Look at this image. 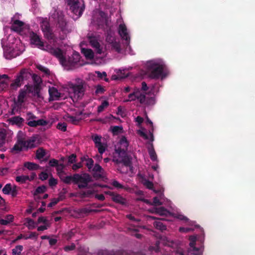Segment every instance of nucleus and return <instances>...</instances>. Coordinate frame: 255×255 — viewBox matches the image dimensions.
Returning a JSON list of instances; mask_svg holds the SVG:
<instances>
[{
    "mask_svg": "<svg viewBox=\"0 0 255 255\" xmlns=\"http://www.w3.org/2000/svg\"><path fill=\"white\" fill-rule=\"evenodd\" d=\"M129 143L125 136L120 138L118 143L115 146V152L113 156V161L117 164H123L126 167V169L122 172H127L129 169L132 170L131 158L127 155V151Z\"/></svg>",
    "mask_w": 255,
    "mask_h": 255,
    "instance_id": "1",
    "label": "nucleus"
},
{
    "mask_svg": "<svg viewBox=\"0 0 255 255\" xmlns=\"http://www.w3.org/2000/svg\"><path fill=\"white\" fill-rule=\"evenodd\" d=\"M53 55L58 58L60 63L68 70L83 65L80 62V54L77 52L73 53L72 56L67 59L65 53L59 48H56Z\"/></svg>",
    "mask_w": 255,
    "mask_h": 255,
    "instance_id": "2",
    "label": "nucleus"
},
{
    "mask_svg": "<svg viewBox=\"0 0 255 255\" xmlns=\"http://www.w3.org/2000/svg\"><path fill=\"white\" fill-rule=\"evenodd\" d=\"M16 138V142L11 149V151L14 153L27 150L28 148H32L37 145L35 137H31L26 139L25 134L21 131L18 132Z\"/></svg>",
    "mask_w": 255,
    "mask_h": 255,
    "instance_id": "3",
    "label": "nucleus"
},
{
    "mask_svg": "<svg viewBox=\"0 0 255 255\" xmlns=\"http://www.w3.org/2000/svg\"><path fill=\"white\" fill-rule=\"evenodd\" d=\"M146 68L148 76L151 78H163L165 76L164 65L160 59L148 61L146 64Z\"/></svg>",
    "mask_w": 255,
    "mask_h": 255,
    "instance_id": "4",
    "label": "nucleus"
},
{
    "mask_svg": "<svg viewBox=\"0 0 255 255\" xmlns=\"http://www.w3.org/2000/svg\"><path fill=\"white\" fill-rule=\"evenodd\" d=\"M30 39L32 44L35 45L38 48L46 51L52 55H53L56 49V45L54 43L53 45L52 41H49V43L44 44L41 40L40 37L36 33L30 32Z\"/></svg>",
    "mask_w": 255,
    "mask_h": 255,
    "instance_id": "5",
    "label": "nucleus"
},
{
    "mask_svg": "<svg viewBox=\"0 0 255 255\" xmlns=\"http://www.w3.org/2000/svg\"><path fill=\"white\" fill-rule=\"evenodd\" d=\"M84 82L79 80L77 84L70 83L68 84L69 94L73 101L81 99L84 95Z\"/></svg>",
    "mask_w": 255,
    "mask_h": 255,
    "instance_id": "6",
    "label": "nucleus"
},
{
    "mask_svg": "<svg viewBox=\"0 0 255 255\" xmlns=\"http://www.w3.org/2000/svg\"><path fill=\"white\" fill-rule=\"evenodd\" d=\"M70 9L78 17L80 16L85 9L83 0H68Z\"/></svg>",
    "mask_w": 255,
    "mask_h": 255,
    "instance_id": "7",
    "label": "nucleus"
},
{
    "mask_svg": "<svg viewBox=\"0 0 255 255\" xmlns=\"http://www.w3.org/2000/svg\"><path fill=\"white\" fill-rule=\"evenodd\" d=\"M74 183L78 184L79 188H85L92 181V177L88 174H75L74 175Z\"/></svg>",
    "mask_w": 255,
    "mask_h": 255,
    "instance_id": "8",
    "label": "nucleus"
},
{
    "mask_svg": "<svg viewBox=\"0 0 255 255\" xmlns=\"http://www.w3.org/2000/svg\"><path fill=\"white\" fill-rule=\"evenodd\" d=\"M41 27L44 33L45 37L49 40L52 41L53 45L56 42V39H54V35L49 26V23L47 20H43L41 22Z\"/></svg>",
    "mask_w": 255,
    "mask_h": 255,
    "instance_id": "9",
    "label": "nucleus"
},
{
    "mask_svg": "<svg viewBox=\"0 0 255 255\" xmlns=\"http://www.w3.org/2000/svg\"><path fill=\"white\" fill-rule=\"evenodd\" d=\"M88 40L91 46L94 49L97 54H104V50L103 47L99 43V39L93 36H88Z\"/></svg>",
    "mask_w": 255,
    "mask_h": 255,
    "instance_id": "10",
    "label": "nucleus"
},
{
    "mask_svg": "<svg viewBox=\"0 0 255 255\" xmlns=\"http://www.w3.org/2000/svg\"><path fill=\"white\" fill-rule=\"evenodd\" d=\"M34 88L32 85H26L20 91L19 94L18 96V102L20 104L22 103L27 95L33 92Z\"/></svg>",
    "mask_w": 255,
    "mask_h": 255,
    "instance_id": "11",
    "label": "nucleus"
},
{
    "mask_svg": "<svg viewBox=\"0 0 255 255\" xmlns=\"http://www.w3.org/2000/svg\"><path fill=\"white\" fill-rule=\"evenodd\" d=\"M138 94L137 100L141 104L146 106L150 105V102L152 101V99L146 97V93L142 92L138 89Z\"/></svg>",
    "mask_w": 255,
    "mask_h": 255,
    "instance_id": "12",
    "label": "nucleus"
},
{
    "mask_svg": "<svg viewBox=\"0 0 255 255\" xmlns=\"http://www.w3.org/2000/svg\"><path fill=\"white\" fill-rule=\"evenodd\" d=\"M119 33L121 37L126 41L127 44L129 42L130 37L128 32L127 28L124 24H121L119 25Z\"/></svg>",
    "mask_w": 255,
    "mask_h": 255,
    "instance_id": "13",
    "label": "nucleus"
},
{
    "mask_svg": "<svg viewBox=\"0 0 255 255\" xmlns=\"http://www.w3.org/2000/svg\"><path fill=\"white\" fill-rule=\"evenodd\" d=\"M96 146L98 148L99 152L103 154L105 151V148L101 143L102 137L97 134H95L92 136Z\"/></svg>",
    "mask_w": 255,
    "mask_h": 255,
    "instance_id": "14",
    "label": "nucleus"
},
{
    "mask_svg": "<svg viewBox=\"0 0 255 255\" xmlns=\"http://www.w3.org/2000/svg\"><path fill=\"white\" fill-rule=\"evenodd\" d=\"M11 29L18 32H22V29L25 27L24 22L19 20H14L13 19L11 20Z\"/></svg>",
    "mask_w": 255,
    "mask_h": 255,
    "instance_id": "15",
    "label": "nucleus"
},
{
    "mask_svg": "<svg viewBox=\"0 0 255 255\" xmlns=\"http://www.w3.org/2000/svg\"><path fill=\"white\" fill-rule=\"evenodd\" d=\"M21 52V51L14 49V48L11 49V47H9L4 50V56L6 59H10L19 55Z\"/></svg>",
    "mask_w": 255,
    "mask_h": 255,
    "instance_id": "16",
    "label": "nucleus"
},
{
    "mask_svg": "<svg viewBox=\"0 0 255 255\" xmlns=\"http://www.w3.org/2000/svg\"><path fill=\"white\" fill-rule=\"evenodd\" d=\"M48 92L50 96V100H57L60 97V93L58 92L57 89L54 87H49Z\"/></svg>",
    "mask_w": 255,
    "mask_h": 255,
    "instance_id": "17",
    "label": "nucleus"
},
{
    "mask_svg": "<svg viewBox=\"0 0 255 255\" xmlns=\"http://www.w3.org/2000/svg\"><path fill=\"white\" fill-rule=\"evenodd\" d=\"M111 196L112 200L116 203L125 205L127 203L126 199L118 194L112 193L111 194Z\"/></svg>",
    "mask_w": 255,
    "mask_h": 255,
    "instance_id": "18",
    "label": "nucleus"
},
{
    "mask_svg": "<svg viewBox=\"0 0 255 255\" xmlns=\"http://www.w3.org/2000/svg\"><path fill=\"white\" fill-rule=\"evenodd\" d=\"M47 123V121L43 119L38 120L35 119L34 120L29 121L26 123L27 125L31 127H36L38 126H45Z\"/></svg>",
    "mask_w": 255,
    "mask_h": 255,
    "instance_id": "19",
    "label": "nucleus"
},
{
    "mask_svg": "<svg viewBox=\"0 0 255 255\" xmlns=\"http://www.w3.org/2000/svg\"><path fill=\"white\" fill-rule=\"evenodd\" d=\"M65 120L68 123H70L73 125H77L81 120L78 117L72 116L68 115H65L64 117Z\"/></svg>",
    "mask_w": 255,
    "mask_h": 255,
    "instance_id": "20",
    "label": "nucleus"
},
{
    "mask_svg": "<svg viewBox=\"0 0 255 255\" xmlns=\"http://www.w3.org/2000/svg\"><path fill=\"white\" fill-rule=\"evenodd\" d=\"M17 76L20 78V80L23 81L24 80H27L29 78L32 76V75L27 70L23 69L20 71Z\"/></svg>",
    "mask_w": 255,
    "mask_h": 255,
    "instance_id": "21",
    "label": "nucleus"
},
{
    "mask_svg": "<svg viewBox=\"0 0 255 255\" xmlns=\"http://www.w3.org/2000/svg\"><path fill=\"white\" fill-rule=\"evenodd\" d=\"M35 176V174H32V175L31 176L30 178H29V177L28 176H26V175L18 176L16 177L15 180L17 182H19L20 183H24L27 180H32L33 179H34Z\"/></svg>",
    "mask_w": 255,
    "mask_h": 255,
    "instance_id": "22",
    "label": "nucleus"
},
{
    "mask_svg": "<svg viewBox=\"0 0 255 255\" xmlns=\"http://www.w3.org/2000/svg\"><path fill=\"white\" fill-rule=\"evenodd\" d=\"M155 211L157 212V214L160 216H171L173 215V213L164 209L163 207L157 208V209H155Z\"/></svg>",
    "mask_w": 255,
    "mask_h": 255,
    "instance_id": "23",
    "label": "nucleus"
},
{
    "mask_svg": "<svg viewBox=\"0 0 255 255\" xmlns=\"http://www.w3.org/2000/svg\"><path fill=\"white\" fill-rule=\"evenodd\" d=\"M81 52L87 59H92L94 57V52L91 49L82 48Z\"/></svg>",
    "mask_w": 255,
    "mask_h": 255,
    "instance_id": "24",
    "label": "nucleus"
},
{
    "mask_svg": "<svg viewBox=\"0 0 255 255\" xmlns=\"http://www.w3.org/2000/svg\"><path fill=\"white\" fill-rule=\"evenodd\" d=\"M99 15L101 17V19L99 22H97V24L102 27H104L105 24L107 25L108 24V19L106 14L104 12L101 11L99 13Z\"/></svg>",
    "mask_w": 255,
    "mask_h": 255,
    "instance_id": "25",
    "label": "nucleus"
},
{
    "mask_svg": "<svg viewBox=\"0 0 255 255\" xmlns=\"http://www.w3.org/2000/svg\"><path fill=\"white\" fill-rule=\"evenodd\" d=\"M164 200V195L161 194L158 197L153 198V203L151 204L154 206L161 205L163 204Z\"/></svg>",
    "mask_w": 255,
    "mask_h": 255,
    "instance_id": "26",
    "label": "nucleus"
},
{
    "mask_svg": "<svg viewBox=\"0 0 255 255\" xmlns=\"http://www.w3.org/2000/svg\"><path fill=\"white\" fill-rule=\"evenodd\" d=\"M92 171L97 174V175L102 177L104 175V169L103 168L98 164H96L92 168Z\"/></svg>",
    "mask_w": 255,
    "mask_h": 255,
    "instance_id": "27",
    "label": "nucleus"
},
{
    "mask_svg": "<svg viewBox=\"0 0 255 255\" xmlns=\"http://www.w3.org/2000/svg\"><path fill=\"white\" fill-rule=\"evenodd\" d=\"M60 178L65 183L70 184L72 182L74 183V175L73 176H66L65 173L63 175H60Z\"/></svg>",
    "mask_w": 255,
    "mask_h": 255,
    "instance_id": "28",
    "label": "nucleus"
},
{
    "mask_svg": "<svg viewBox=\"0 0 255 255\" xmlns=\"http://www.w3.org/2000/svg\"><path fill=\"white\" fill-rule=\"evenodd\" d=\"M36 223L30 218H26L24 225L28 228L29 230L34 229L36 226Z\"/></svg>",
    "mask_w": 255,
    "mask_h": 255,
    "instance_id": "29",
    "label": "nucleus"
},
{
    "mask_svg": "<svg viewBox=\"0 0 255 255\" xmlns=\"http://www.w3.org/2000/svg\"><path fill=\"white\" fill-rule=\"evenodd\" d=\"M24 167L29 170H34L38 168L39 166L36 163L30 162H26L23 164Z\"/></svg>",
    "mask_w": 255,
    "mask_h": 255,
    "instance_id": "30",
    "label": "nucleus"
},
{
    "mask_svg": "<svg viewBox=\"0 0 255 255\" xmlns=\"http://www.w3.org/2000/svg\"><path fill=\"white\" fill-rule=\"evenodd\" d=\"M13 220V216L12 215H7L5 217V219L0 220V224L2 225H6L12 222Z\"/></svg>",
    "mask_w": 255,
    "mask_h": 255,
    "instance_id": "31",
    "label": "nucleus"
},
{
    "mask_svg": "<svg viewBox=\"0 0 255 255\" xmlns=\"http://www.w3.org/2000/svg\"><path fill=\"white\" fill-rule=\"evenodd\" d=\"M20 78L17 76L15 80L10 84V88L12 89L16 90L21 86L22 81Z\"/></svg>",
    "mask_w": 255,
    "mask_h": 255,
    "instance_id": "32",
    "label": "nucleus"
},
{
    "mask_svg": "<svg viewBox=\"0 0 255 255\" xmlns=\"http://www.w3.org/2000/svg\"><path fill=\"white\" fill-rule=\"evenodd\" d=\"M148 153L150 156V159L152 161H156L157 159V155L155 151L153 148L152 144L151 145L150 147L148 148Z\"/></svg>",
    "mask_w": 255,
    "mask_h": 255,
    "instance_id": "33",
    "label": "nucleus"
},
{
    "mask_svg": "<svg viewBox=\"0 0 255 255\" xmlns=\"http://www.w3.org/2000/svg\"><path fill=\"white\" fill-rule=\"evenodd\" d=\"M176 219L182 221L184 223L188 225L190 224L189 219L186 216L181 214L180 213L176 211Z\"/></svg>",
    "mask_w": 255,
    "mask_h": 255,
    "instance_id": "34",
    "label": "nucleus"
},
{
    "mask_svg": "<svg viewBox=\"0 0 255 255\" xmlns=\"http://www.w3.org/2000/svg\"><path fill=\"white\" fill-rule=\"evenodd\" d=\"M112 131L114 135H118L124 132L123 128L122 126H114L111 128Z\"/></svg>",
    "mask_w": 255,
    "mask_h": 255,
    "instance_id": "35",
    "label": "nucleus"
},
{
    "mask_svg": "<svg viewBox=\"0 0 255 255\" xmlns=\"http://www.w3.org/2000/svg\"><path fill=\"white\" fill-rule=\"evenodd\" d=\"M109 105V103L107 101H104L102 102L101 104L98 106L97 112L98 113L102 112L105 109H106Z\"/></svg>",
    "mask_w": 255,
    "mask_h": 255,
    "instance_id": "36",
    "label": "nucleus"
},
{
    "mask_svg": "<svg viewBox=\"0 0 255 255\" xmlns=\"http://www.w3.org/2000/svg\"><path fill=\"white\" fill-rule=\"evenodd\" d=\"M138 89L136 90H135V91L129 94L128 98V100H125L126 102L127 101H135V100H137V96H138Z\"/></svg>",
    "mask_w": 255,
    "mask_h": 255,
    "instance_id": "37",
    "label": "nucleus"
},
{
    "mask_svg": "<svg viewBox=\"0 0 255 255\" xmlns=\"http://www.w3.org/2000/svg\"><path fill=\"white\" fill-rule=\"evenodd\" d=\"M5 129H0V147L4 144L5 142Z\"/></svg>",
    "mask_w": 255,
    "mask_h": 255,
    "instance_id": "38",
    "label": "nucleus"
},
{
    "mask_svg": "<svg viewBox=\"0 0 255 255\" xmlns=\"http://www.w3.org/2000/svg\"><path fill=\"white\" fill-rule=\"evenodd\" d=\"M23 250V247L21 245L16 246L12 250V254L13 255H19L20 254Z\"/></svg>",
    "mask_w": 255,
    "mask_h": 255,
    "instance_id": "39",
    "label": "nucleus"
},
{
    "mask_svg": "<svg viewBox=\"0 0 255 255\" xmlns=\"http://www.w3.org/2000/svg\"><path fill=\"white\" fill-rule=\"evenodd\" d=\"M81 159L82 161H84V160H85L86 161V166H87L89 170L92 169L94 164V161L92 158H86L85 157H82Z\"/></svg>",
    "mask_w": 255,
    "mask_h": 255,
    "instance_id": "40",
    "label": "nucleus"
},
{
    "mask_svg": "<svg viewBox=\"0 0 255 255\" xmlns=\"http://www.w3.org/2000/svg\"><path fill=\"white\" fill-rule=\"evenodd\" d=\"M154 226L157 229L160 230H164L166 229V227L160 221H156L154 222Z\"/></svg>",
    "mask_w": 255,
    "mask_h": 255,
    "instance_id": "41",
    "label": "nucleus"
},
{
    "mask_svg": "<svg viewBox=\"0 0 255 255\" xmlns=\"http://www.w3.org/2000/svg\"><path fill=\"white\" fill-rule=\"evenodd\" d=\"M45 155V151L42 148H39L36 151V157L38 159L43 158Z\"/></svg>",
    "mask_w": 255,
    "mask_h": 255,
    "instance_id": "42",
    "label": "nucleus"
},
{
    "mask_svg": "<svg viewBox=\"0 0 255 255\" xmlns=\"http://www.w3.org/2000/svg\"><path fill=\"white\" fill-rule=\"evenodd\" d=\"M11 190H12V186L10 184H6L4 187L2 188V192L4 194H9L10 193Z\"/></svg>",
    "mask_w": 255,
    "mask_h": 255,
    "instance_id": "43",
    "label": "nucleus"
},
{
    "mask_svg": "<svg viewBox=\"0 0 255 255\" xmlns=\"http://www.w3.org/2000/svg\"><path fill=\"white\" fill-rule=\"evenodd\" d=\"M46 188L45 186L38 187L34 192V196H36L38 194L44 193L46 191Z\"/></svg>",
    "mask_w": 255,
    "mask_h": 255,
    "instance_id": "44",
    "label": "nucleus"
},
{
    "mask_svg": "<svg viewBox=\"0 0 255 255\" xmlns=\"http://www.w3.org/2000/svg\"><path fill=\"white\" fill-rule=\"evenodd\" d=\"M64 168V165H63V164H58L56 166L57 173L59 177H60V175H63L64 174V172L63 171Z\"/></svg>",
    "mask_w": 255,
    "mask_h": 255,
    "instance_id": "45",
    "label": "nucleus"
},
{
    "mask_svg": "<svg viewBox=\"0 0 255 255\" xmlns=\"http://www.w3.org/2000/svg\"><path fill=\"white\" fill-rule=\"evenodd\" d=\"M41 223L43 224H51L50 222L47 220V218L43 216L39 217L37 220V224Z\"/></svg>",
    "mask_w": 255,
    "mask_h": 255,
    "instance_id": "46",
    "label": "nucleus"
},
{
    "mask_svg": "<svg viewBox=\"0 0 255 255\" xmlns=\"http://www.w3.org/2000/svg\"><path fill=\"white\" fill-rule=\"evenodd\" d=\"M5 139H7V140L10 139L13 136V133L12 130L9 129H5Z\"/></svg>",
    "mask_w": 255,
    "mask_h": 255,
    "instance_id": "47",
    "label": "nucleus"
},
{
    "mask_svg": "<svg viewBox=\"0 0 255 255\" xmlns=\"http://www.w3.org/2000/svg\"><path fill=\"white\" fill-rule=\"evenodd\" d=\"M111 184L117 189L123 188L124 186L118 181L113 180L111 181Z\"/></svg>",
    "mask_w": 255,
    "mask_h": 255,
    "instance_id": "48",
    "label": "nucleus"
},
{
    "mask_svg": "<svg viewBox=\"0 0 255 255\" xmlns=\"http://www.w3.org/2000/svg\"><path fill=\"white\" fill-rule=\"evenodd\" d=\"M36 67L39 70L43 72L45 74L49 75L50 74L49 69L41 65H37Z\"/></svg>",
    "mask_w": 255,
    "mask_h": 255,
    "instance_id": "49",
    "label": "nucleus"
},
{
    "mask_svg": "<svg viewBox=\"0 0 255 255\" xmlns=\"http://www.w3.org/2000/svg\"><path fill=\"white\" fill-rule=\"evenodd\" d=\"M51 224H43V225L37 227V231H43L47 230L50 227Z\"/></svg>",
    "mask_w": 255,
    "mask_h": 255,
    "instance_id": "50",
    "label": "nucleus"
},
{
    "mask_svg": "<svg viewBox=\"0 0 255 255\" xmlns=\"http://www.w3.org/2000/svg\"><path fill=\"white\" fill-rule=\"evenodd\" d=\"M22 119L18 117H14L11 119V122L12 124H18L22 122Z\"/></svg>",
    "mask_w": 255,
    "mask_h": 255,
    "instance_id": "51",
    "label": "nucleus"
},
{
    "mask_svg": "<svg viewBox=\"0 0 255 255\" xmlns=\"http://www.w3.org/2000/svg\"><path fill=\"white\" fill-rule=\"evenodd\" d=\"M112 47L114 48L117 51H120V44L119 42L115 40L113 43L111 44Z\"/></svg>",
    "mask_w": 255,
    "mask_h": 255,
    "instance_id": "52",
    "label": "nucleus"
},
{
    "mask_svg": "<svg viewBox=\"0 0 255 255\" xmlns=\"http://www.w3.org/2000/svg\"><path fill=\"white\" fill-rule=\"evenodd\" d=\"M36 119L35 116H34L32 113L30 112H28L27 113V118L26 120L27 122L29 121L34 120Z\"/></svg>",
    "mask_w": 255,
    "mask_h": 255,
    "instance_id": "53",
    "label": "nucleus"
},
{
    "mask_svg": "<svg viewBox=\"0 0 255 255\" xmlns=\"http://www.w3.org/2000/svg\"><path fill=\"white\" fill-rule=\"evenodd\" d=\"M140 135L144 137L145 139H149L151 141L153 140V135L152 133L150 132L148 137L145 133L143 132H140Z\"/></svg>",
    "mask_w": 255,
    "mask_h": 255,
    "instance_id": "54",
    "label": "nucleus"
},
{
    "mask_svg": "<svg viewBox=\"0 0 255 255\" xmlns=\"http://www.w3.org/2000/svg\"><path fill=\"white\" fill-rule=\"evenodd\" d=\"M57 127L59 129L65 131L66 130L67 126L65 123H59Z\"/></svg>",
    "mask_w": 255,
    "mask_h": 255,
    "instance_id": "55",
    "label": "nucleus"
},
{
    "mask_svg": "<svg viewBox=\"0 0 255 255\" xmlns=\"http://www.w3.org/2000/svg\"><path fill=\"white\" fill-rule=\"evenodd\" d=\"M193 229L190 228H184V227H180L179 229V231L181 233H187L192 231Z\"/></svg>",
    "mask_w": 255,
    "mask_h": 255,
    "instance_id": "56",
    "label": "nucleus"
},
{
    "mask_svg": "<svg viewBox=\"0 0 255 255\" xmlns=\"http://www.w3.org/2000/svg\"><path fill=\"white\" fill-rule=\"evenodd\" d=\"M8 172V168L7 167H0V175H5L7 174Z\"/></svg>",
    "mask_w": 255,
    "mask_h": 255,
    "instance_id": "57",
    "label": "nucleus"
},
{
    "mask_svg": "<svg viewBox=\"0 0 255 255\" xmlns=\"http://www.w3.org/2000/svg\"><path fill=\"white\" fill-rule=\"evenodd\" d=\"M143 185L148 189H151L153 187L152 183L147 180H145L143 181Z\"/></svg>",
    "mask_w": 255,
    "mask_h": 255,
    "instance_id": "58",
    "label": "nucleus"
},
{
    "mask_svg": "<svg viewBox=\"0 0 255 255\" xmlns=\"http://www.w3.org/2000/svg\"><path fill=\"white\" fill-rule=\"evenodd\" d=\"M198 249H191L188 251V255H199Z\"/></svg>",
    "mask_w": 255,
    "mask_h": 255,
    "instance_id": "59",
    "label": "nucleus"
},
{
    "mask_svg": "<svg viewBox=\"0 0 255 255\" xmlns=\"http://www.w3.org/2000/svg\"><path fill=\"white\" fill-rule=\"evenodd\" d=\"M8 76L5 74L2 75L0 76V84H4L7 80Z\"/></svg>",
    "mask_w": 255,
    "mask_h": 255,
    "instance_id": "60",
    "label": "nucleus"
},
{
    "mask_svg": "<svg viewBox=\"0 0 255 255\" xmlns=\"http://www.w3.org/2000/svg\"><path fill=\"white\" fill-rule=\"evenodd\" d=\"M176 255H187L185 251L176 246Z\"/></svg>",
    "mask_w": 255,
    "mask_h": 255,
    "instance_id": "61",
    "label": "nucleus"
},
{
    "mask_svg": "<svg viewBox=\"0 0 255 255\" xmlns=\"http://www.w3.org/2000/svg\"><path fill=\"white\" fill-rule=\"evenodd\" d=\"M57 184V181L56 179L53 177H51L49 179V184L50 186H55Z\"/></svg>",
    "mask_w": 255,
    "mask_h": 255,
    "instance_id": "62",
    "label": "nucleus"
},
{
    "mask_svg": "<svg viewBox=\"0 0 255 255\" xmlns=\"http://www.w3.org/2000/svg\"><path fill=\"white\" fill-rule=\"evenodd\" d=\"M38 234H36L35 232H31L28 236L25 237L24 239L25 240H27L28 239L36 238Z\"/></svg>",
    "mask_w": 255,
    "mask_h": 255,
    "instance_id": "63",
    "label": "nucleus"
},
{
    "mask_svg": "<svg viewBox=\"0 0 255 255\" xmlns=\"http://www.w3.org/2000/svg\"><path fill=\"white\" fill-rule=\"evenodd\" d=\"M76 156L75 154H73L70 155L68 158V162L73 163L76 161Z\"/></svg>",
    "mask_w": 255,
    "mask_h": 255,
    "instance_id": "64",
    "label": "nucleus"
}]
</instances>
